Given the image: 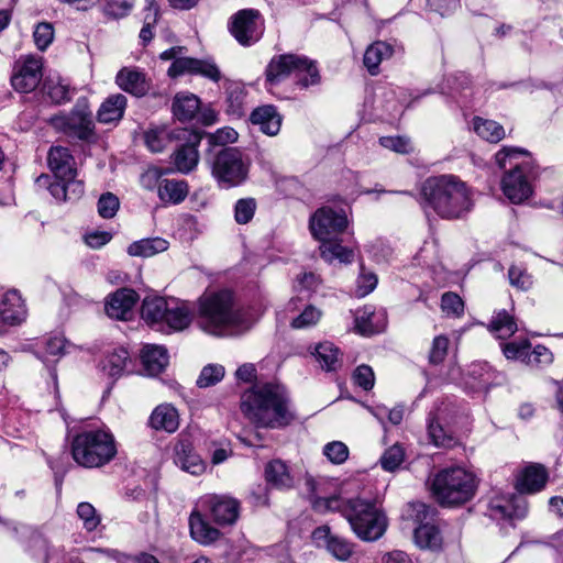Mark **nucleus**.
I'll return each mask as SVG.
<instances>
[{"mask_svg":"<svg viewBox=\"0 0 563 563\" xmlns=\"http://www.w3.org/2000/svg\"><path fill=\"white\" fill-rule=\"evenodd\" d=\"M240 409L257 428L282 429L295 420L285 389L273 383L245 390L241 395Z\"/></svg>","mask_w":563,"mask_h":563,"instance_id":"nucleus-1","label":"nucleus"},{"mask_svg":"<svg viewBox=\"0 0 563 563\" xmlns=\"http://www.w3.org/2000/svg\"><path fill=\"white\" fill-rule=\"evenodd\" d=\"M197 323L212 335H231L249 328L245 312L235 303L231 290L205 292L198 300Z\"/></svg>","mask_w":563,"mask_h":563,"instance_id":"nucleus-2","label":"nucleus"},{"mask_svg":"<svg viewBox=\"0 0 563 563\" xmlns=\"http://www.w3.org/2000/svg\"><path fill=\"white\" fill-rule=\"evenodd\" d=\"M423 207L431 208L443 219H459L473 207L466 184L453 175L428 178L421 187Z\"/></svg>","mask_w":563,"mask_h":563,"instance_id":"nucleus-3","label":"nucleus"},{"mask_svg":"<svg viewBox=\"0 0 563 563\" xmlns=\"http://www.w3.org/2000/svg\"><path fill=\"white\" fill-rule=\"evenodd\" d=\"M294 76V84L300 90H307L321 84L318 63L306 55L279 54L272 57L265 69V80L271 86Z\"/></svg>","mask_w":563,"mask_h":563,"instance_id":"nucleus-4","label":"nucleus"},{"mask_svg":"<svg viewBox=\"0 0 563 563\" xmlns=\"http://www.w3.org/2000/svg\"><path fill=\"white\" fill-rule=\"evenodd\" d=\"M74 461L82 467L96 468L110 463L117 455L113 434L103 429L86 430L76 434L70 444Z\"/></svg>","mask_w":563,"mask_h":563,"instance_id":"nucleus-5","label":"nucleus"},{"mask_svg":"<svg viewBox=\"0 0 563 563\" xmlns=\"http://www.w3.org/2000/svg\"><path fill=\"white\" fill-rule=\"evenodd\" d=\"M476 476L463 467H446L432 478L430 490L441 506H459L470 501L477 490Z\"/></svg>","mask_w":563,"mask_h":563,"instance_id":"nucleus-6","label":"nucleus"},{"mask_svg":"<svg viewBox=\"0 0 563 563\" xmlns=\"http://www.w3.org/2000/svg\"><path fill=\"white\" fill-rule=\"evenodd\" d=\"M142 319L157 331H180L186 329L191 314L187 307L174 298L146 297L141 308Z\"/></svg>","mask_w":563,"mask_h":563,"instance_id":"nucleus-7","label":"nucleus"},{"mask_svg":"<svg viewBox=\"0 0 563 563\" xmlns=\"http://www.w3.org/2000/svg\"><path fill=\"white\" fill-rule=\"evenodd\" d=\"M342 511L353 532L363 541H376L387 529V517L374 503L360 498L350 499Z\"/></svg>","mask_w":563,"mask_h":563,"instance_id":"nucleus-8","label":"nucleus"},{"mask_svg":"<svg viewBox=\"0 0 563 563\" xmlns=\"http://www.w3.org/2000/svg\"><path fill=\"white\" fill-rule=\"evenodd\" d=\"M526 153L522 150L504 147L495 155L496 164L506 168L509 162L510 170L504 176L501 187L505 196L514 203H520L528 199L532 192L529 179L534 173L529 162L514 163L517 154Z\"/></svg>","mask_w":563,"mask_h":563,"instance_id":"nucleus-9","label":"nucleus"},{"mask_svg":"<svg viewBox=\"0 0 563 563\" xmlns=\"http://www.w3.org/2000/svg\"><path fill=\"white\" fill-rule=\"evenodd\" d=\"M48 122L57 132L68 137L84 142L96 139V126L87 98H79L69 112L53 115Z\"/></svg>","mask_w":563,"mask_h":563,"instance_id":"nucleus-10","label":"nucleus"},{"mask_svg":"<svg viewBox=\"0 0 563 563\" xmlns=\"http://www.w3.org/2000/svg\"><path fill=\"white\" fill-rule=\"evenodd\" d=\"M212 176L221 188H232L243 184L249 174L242 153L235 147H224L212 162Z\"/></svg>","mask_w":563,"mask_h":563,"instance_id":"nucleus-11","label":"nucleus"},{"mask_svg":"<svg viewBox=\"0 0 563 563\" xmlns=\"http://www.w3.org/2000/svg\"><path fill=\"white\" fill-rule=\"evenodd\" d=\"M186 48L184 46H174L164 51L159 58L162 60L173 59L167 74L170 77H178L185 74L201 75L214 82L221 79V71L211 60L184 57L181 54Z\"/></svg>","mask_w":563,"mask_h":563,"instance_id":"nucleus-12","label":"nucleus"},{"mask_svg":"<svg viewBox=\"0 0 563 563\" xmlns=\"http://www.w3.org/2000/svg\"><path fill=\"white\" fill-rule=\"evenodd\" d=\"M172 137L180 142L172 155L173 164L177 172L188 174L199 163L198 146L201 143L202 133L183 128L173 130Z\"/></svg>","mask_w":563,"mask_h":563,"instance_id":"nucleus-13","label":"nucleus"},{"mask_svg":"<svg viewBox=\"0 0 563 563\" xmlns=\"http://www.w3.org/2000/svg\"><path fill=\"white\" fill-rule=\"evenodd\" d=\"M264 21L255 9H243L232 15L229 31L242 46L257 43L264 34Z\"/></svg>","mask_w":563,"mask_h":563,"instance_id":"nucleus-14","label":"nucleus"},{"mask_svg":"<svg viewBox=\"0 0 563 563\" xmlns=\"http://www.w3.org/2000/svg\"><path fill=\"white\" fill-rule=\"evenodd\" d=\"M349 225L344 210H334L330 207L319 208L309 220L312 236L320 240L338 238Z\"/></svg>","mask_w":563,"mask_h":563,"instance_id":"nucleus-15","label":"nucleus"},{"mask_svg":"<svg viewBox=\"0 0 563 563\" xmlns=\"http://www.w3.org/2000/svg\"><path fill=\"white\" fill-rule=\"evenodd\" d=\"M42 58L34 55L21 56L13 66L11 85L21 93L33 91L41 82L43 73Z\"/></svg>","mask_w":563,"mask_h":563,"instance_id":"nucleus-16","label":"nucleus"},{"mask_svg":"<svg viewBox=\"0 0 563 563\" xmlns=\"http://www.w3.org/2000/svg\"><path fill=\"white\" fill-rule=\"evenodd\" d=\"M209 516L219 526H231L240 515V503L224 495H212L205 498Z\"/></svg>","mask_w":563,"mask_h":563,"instance_id":"nucleus-17","label":"nucleus"},{"mask_svg":"<svg viewBox=\"0 0 563 563\" xmlns=\"http://www.w3.org/2000/svg\"><path fill=\"white\" fill-rule=\"evenodd\" d=\"M312 539L318 547H324L329 553L340 561H347L353 554V544L336 534L329 526H320L312 531Z\"/></svg>","mask_w":563,"mask_h":563,"instance_id":"nucleus-18","label":"nucleus"},{"mask_svg":"<svg viewBox=\"0 0 563 563\" xmlns=\"http://www.w3.org/2000/svg\"><path fill=\"white\" fill-rule=\"evenodd\" d=\"M549 479V473L544 465L530 463L517 475L516 489L519 493L534 494L541 492Z\"/></svg>","mask_w":563,"mask_h":563,"instance_id":"nucleus-19","label":"nucleus"},{"mask_svg":"<svg viewBox=\"0 0 563 563\" xmlns=\"http://www.w3.org/2000/svg\"><path fill=\"white\" fill-rule=\"evenodd\" d=\"M26 317L27 308L21 294L15 289L7 291L0 300V321L8 325H18Z\"/></svg>","mask_w":563,"mask_h":563,"instance_id":"nucleus-20","label":"nucleus"},{"mask_svg":"<svg viewBox=\"0 0 563 563\" xmlns=\"http://www.w3.org/2000/svg\"><path fill=\"white\" fill-rule=\"evenodd\" d=\"M117 85L125 92L141 98L151 89V80L137 68L123 67L115 76Z\"/></svg>","mask_w":563,"mask_h":563,"instance_id":"nucleus-21","label":"nucleus"},{"mask_svg":"<svg viewBox=\"0 0 563 563\" xmlns=\"http://www.w3.org/2000/svg\"><path fill=\"white\" fill-rule=\"evenodd\" d=\"M139 300V295L135 290L122 288L112 294L106 303V311L110 318L119 320H128L135 303Z\"/></svg>","mask_w":563,"mask_h":563,"instance_id":"nucleus-22","label":"nucleus"},{"mask_svg":"<svg viewBox=\"0 0 563 563\" xmlns=\"http://www.w3.org/2000/svg\"><path fill=\"white\" fill-rule=\"evenodd\" d=\"M47 165L57 179L77 177L76 162L67 147L52 146L47 153Z\"/></svg>","mask_w":563,"mask_h":563,"instance_id":"nucleus-23","label":"nucleus"},{"mask_svg":"<svg viewBox=\"0 0 563 563\" xmlns=\"http://www.w3.org/2000/svg\"><path fill=\"white\" fill-rule=\"evenodd\" d=\"M175 463L183 471L192 475H201L206 471V463L194 451L191 443L187 440L178 441L174 446Z\"/></svg>","mask_w":563,"mask_h":563,"instance_id":"nucleus-24","label":"nucleus"},{"mask_svg":"<svg viewBox=\"0 0 563 563\" xmlns=\"http://www.w3.org/2000/svg\"><path fill=\"white\" fill-rule=\"evenodd\" d=\"M250 120L254 125H258L263 133L275 136L280 131L283 117L275 106L265 104L254 109Z\"/></svg>","mask_w":563,"mask_h":563,"instance_id":"nucleus-25","label":"nucleus"},{"mask_svg":"<svg viewBox=\"0 0 563 563\" xmlns=\"http://www.w3.org/2000/svg\"><path fill=\"white\" fill-rule=\"evenodd\" d=\"M148 423L155 430L173 433L179 428L178 411L169 404L158 405L150 416Z\"/></svg>","mask_w":563,"mask_h":563,"instance_id":"nucleus-26","label":"nucleus"},{"mask_svg":"<svg viewBox=\"0 0 563 563\" xmlns=\"http://www.w3.org/2000/svg\"><path fill=\"white\" fill-rule=\"evenodd\" d=\"M191 538L200 544L208 545L221 537V532L212 527L199 511H192L189 517Z\"/></svg>","mask_w":563,"mask_h":563,"instance_id":"nucleus-27","label":"nucleus"},{"mask_svg":"<svg viewBox=\"0 0 563 563\" xmlns=\"http://www.w3.org/2000/svg\"><path fill=\"white\" fill-rule=\"evenodd\" d=\"M144 369L151 376L161 374L168 364L167 350L162 345L146 344L141 352Z\"/></svg>","mask_w":563,"mask_h":563,"instance_id":"nucleus-28","label":"nucleus"},{"mask_svg":"<svg viewBox=\"0 0 563 563\" xmlns=\"http://www.w3.org/2000/svg\"><path fill=\"white\" fill-rule=\"evenodd\" d=\"M126 103V97L122 93L109 96L97 112L98 121L104 124L119 122L124 115Z\"/></svg>","mask_w":563,"mask_h":563,"instance_id":"nucleus-29","label":"nucleus"},{"mask_svg":"<svg viewBox=\"0 0 563 563\" xmlns=\"http://www.w3.org/2000/svg\"><path fill=\"white\" fill-rule=\"evenodd\" d=\"M199 108L200 100L196 95L179 92L174 97L172 111L177 120L187 122L196 117Z\"/></svg>","mask_w":563,"mask_h":563,"instance_id":"nucleus-30","label":"nucleus"},{"mask_svg":"<svg viewBox=\"0 0 563 563\" xmlns=\"http://www.w3.org/2000/svg\"><path fill=\"white\" fill-rule=\"evenodd\" d=\"M393 53L394 48L390 44L384 41H376L366 48L363 64L372 76H376L379 73L380 63L389 58Z\"/></svg>","mask_w":563,"mask_h":563,"instance_id":"nucleus-31","label":"nucleus"},{"mask_svg":"<svg viewBox=\"0 0 563 563\" xmlns=\"http://www.w3.org/2000/svg\"><path fill=\"white\" fill-rule=\"evenodd\" d=\"M320 255L329 263L338 260L341 263L349 264L354 260L353 250L341 244L338 238L320 240Z\"/></svg>","mask_w":563,"mask_h":563,"instance_id":"nucleus-32","label":"nucleus"},{"mask_svg":"<svg viewBox=\"0 0 563 563\" xmlns=\"http://www.w3.org/2000/svg\"><path fill=\"white\" fill-rule=\"evenodd\" d=\"M487 329L498 339L504 340L514 335L518 330V325L514 316H511L507 310L503 309L496 311L493 314Z\"/></svg>","mask_w":563,"mask_h":563,"instance_id":"nucleus-33","label":"nucleus"},{"mask_svg":"<svg viewBox=\"0 0 563 563\" xmlns=\"http://www.w3.org/2000/svg\"><path fill=\"white\" fill-rule=\"evenodd\" d=\"M129 361L130 356L128 350L124 347H117L112 352L106 354L100 366L102 372L109 377L118 378L124 373Z\"/></svg>","mask_w":563,"mask_h":563,"instance_id":"nucleus-34","label":"nucleus"},{"mask_svg":"<svg viewBox=\"0 0 563 563\" xmlns=\"http://www.w3.org/2000/svg\"><path fill=\"white\" fill-rule=\"evenodd\" d=\"M266 482L278 489H286L292 486V477L287 465L280 460L269 462L265 467Z\"/></svg>","mask_w":563,"mask_h":563,"instance_id":"nucleus-35","label":"nucleus"},{"mask_svg":"<svg viewBox=\"0 0 563 563\" xmlns=\"http://www.w3.org/2000/svg\"><path fill=\"white\" fill-rule=\"evenodd\" d=\"M413 539L420 549L439 550L442 547V536L439 528L431 522L420 525L415 529Z\"/></svg>","mask_w":563,"mask_h":563,"instance_id":"nucleus-36","label":"nucleus"},{"mask_svg":"<svg viewBox=\"0 0 563 563\" xmlns=\"http://www.w3.org/2000/svg\"><path fill=\"white\" fill-rule=\"evenodd\" d=\"M188 195V184L185 180L164 179L158 185V197L169 203H180Z\"/></svg>","mask_w":563,"mask_h":563,"instance_id":"nucleus-37","label":"nucleus"},{"mask_svg":"<svg viewBox=\"0 0 563 563\" xmlns=\"http://www.w3.org/2000/svg\"><path fill=\"white\" fill-rule=\"evenodd\" d=\"M168 242L162 238H147L133 242L128 247L131 256L151 257L168 249Z\"/></svg>","mask_w":563,"mask_h":563,"instance_id":"nucleus-38","label":"nucleus"},{"mask_svg":"<svg viewBox=\"0 0 563 563\" xmlns=\"http://www.w3.org/2000/svg\"><path fill=\"white\" fill-rule=\"evenodd\" d=\"M316 357L321 367L328 372L338 371L342 366L340 350L331 342H323L316 346Z\"/></svg>","mask_w":563,"mask_h":563,"instance_id":"nucleus-39","label":"nucleus"},{"mask_svg":"<svg viewBox=\"0 0 563 563\" xmlns=\"http://www.w3.org/2000/svg\"><path fill=\"white\" fill-rule=\"evenodd\" d=\"M473 124L476 134L490 143H498L505 137L504 126L496 121L475 118Z\"/></svg>","mask_w":563,"mask_h":563,"instance_id":"nucleus-40","label":"nucleus"},{"mask_svg":"<svg viewBox=\"0 0 563 563\" xmlns=\"http://www.w3.org/2000/svg\"><path fill=\"white\" fill-rule=\"evenodd\" d=\"M428 434L431 442L439 448L451 449L454 448L459 442L457 440L432 417L428 421Z\"/></svg>","mask_w":563,"mask_h":563,"instance_id":"nucleus-41","label":"nucleus"},{"mask_svg":"<svg viewBox=\"0 0 563 563\" xmlns=\"http://www.w3.org/2000/svg\"><path fill=\"white\" fill-rule=\"evenodd\" d=\"M44 90L49 99L57 104L67 102L71 98L69 86L60 78H47L44 81Z\"/></svg>","mask_w":563,"mask_h":563,"instance_id":"nucleus-42","label":"nucleus"},{"mask_svg":"<svg viewBox=\"0 0 563 563\" xmlns=\"http://www.w3.org/2000/svg\"><path fill=\"white\" fill-rule=\"evenodd\" d=\"M144 25L140 31V38L144 44L151 42L153 37L152 27L157 23L159 16V5L155 0H145Z\"/></svg>","mask_w":563,"mask_h":563,"instance_id":"nucleus-43","label":"nucleus"},{"mask_svg":"<svg viewBox=\"0 0 563 563\" xmlns=\"http://www.w3.org/2000/svg\"><path fill=\"white\" fill-rule=\"evenodd\" d=\"M406 515L420 526L431 522L437 515V509L421 501H412L407 504Z\"/></svg>","mask_w":563,"mask_h":563,"instance_id":"nucleus-44","label":"nucleus"},{"mask_svg":"<svg viewBox=\"0 0 563 563\" xmlns=\"http://www.w3.org/2000/svg\"><path fill=\"white\" fill-rule=\"evenodd\" d=\"M225 375V369L220 364H208L202 367L200 375L197 378V386L199 388H208L220 383Z\"/></svg>","mask_w":563,"mask_h":563,"instance_id":"nucleus-45","label":"nucleus"},{"mask_svg":"<svg viewBox=\"0 0 563 563\" xmlns=\"http://www.w3.org/2000/svg\"><path fill=\"white\" fill-rule=\"evenodd\" d=\"M172 131H167L164 128L150 129L144 133V141L150 151L154 153L162 152L165 147L167 140H174L172 137Z\"/></svg>","mask_w":563,"mask_h":563,"instance_id":"nucleus-46","label":"nucleus"},{"mask_svg":"<svg viewBox=\"0 0 563 563\" xmlns=\"http://www.w3.org/2000/svg\"><path fill=\"white\" fill-rule=\"evenodd\" d=\"M405 461V449L396 443L385 450L379 462L383 470L387 472H394L404 463Z\"/></svg>","mask_w":563,"mask_h":563,"instance_id":"nucleus-47","label":"nucleus"},{"mask_svg":"<svg viewBox=\"0 0 563 563\" xmlns=\"http://www.w3.org/2000/svg\"><path fill=\"white\" fill-rule=\"evenodd\" d=\"M257 202L254 198H242L235 202L234 220L239 224H246L254 218Z\"/></svg>","mask_w":563,"mask_h":563,"instance_id":"nucleus-48","label":"nucleus"},{"mask_svg":"<svg viewBox=\"0 0 563 563\" xmlns=\"http://www.w3.org/2000/svg\"><path fill=\"white\" fill-rule=\"evenodd\" d=\"M508 279L510 285L519 290H528L533 284L532 276L523 265H511L508 269Z\"/></svg>","mask_w":563,"mask_h":563,"instance_id":"nucleus-49","label":"nucleus"},{"mask_svg":"<svg viewBox=\"0 0 563 563\" xmlns=\"http://www.w3.org/2000/svg\"><path fill=\"white\" fill-rule=\"evenodd\" d=\"M552 361H553L552 352L544 345L539 344L533 350H531V346L528 347V353H527V357L525 360V364L532 368H539V367L551 364Z\"/></svg>","mask_w":563,"mask_h":563,"instance_id":"nucleus-50","label":"nucleus"},{"mask_svg":"<svg viewBox=\"0 0 563 563\" xmlns=\"http://www.w3.org/2000/svg\"><path fill=\"white\" fill-rule=\"evenodd\" d=\"M375 317L374 311L371 307L356 310L355 313V328L357 332L363 335H371L377 332L374 327L372 319Z\"/></svg>","mask_w":563,"mask_h":563,"instance_id":"nucleus-51","label":"nucleus"},{"mask_svg":"<svg viewBox=\"0 0 563 563\" xmlns=\"http://www.w3.org/2000/svg\"><path fill=\"white\" fill-rule=\"evenodd\" d=\"M77 515L82 520L84 528L87 531H93L100 525L101 518L89 503H80L77 506Z\"/></svg>","mask_w":563,"mask_h":563,"instance_id":"nucleus-52","label":"nucleus"},{"mask_svg":"<svg viewBox=\"0 0 563 563\" xmlns=\"http://www.w3.org/2000/svg\"><path fill=\"white\" fill-rule=\"evenodd\" d=\"M528 347H530L528 340L512 341L501 344V350L506 358L521 361L522 363H525L527 357Z\"/></svg>","mask_w":563,"mask_h":563,"instance_id":"nucleus-53","label":"nucleus"},{"mask_svg":"<svg viewBox=\"0 0 563 563\" xmlns=\"http://www.w3.org/2000/svg\"><path fill=\"white\" fill-rule=\"evenodd\" d=\"M115 559L119 563H159L158 559L147 552H141L137 555H128L115 550H99Z\"/></svg>","mask_w":563,"mask_h":563,"instance_id":"nucleus-54","label":"nucleus"},{"mask_svg":"<svg viewBox=\"0 0 563 563\" xmlns=\"http://www.w3.org/2000/svg\"><path fill=\"white\" fill-rule=\"evenodd\" d=\"M120 207V201L112 192H106L98 200V213L104 219L113 218Z\"/></svg>","mask_w":563,"mask_h":563,"instance_id":"nucleus-55","label":"nucleus"},{"mask_svg":"<svg viewBox=\"0 0 563 563\" xmlns=\"http://www.w3.org/2000/svg\"><path fill=\"white\" fill-rule=\"evenodd\" d=\"M34 43L41 51L46 49L54 38V27L48 22H41L33 32Z\"/></svg>","mask_w":563,"mask_h":563,"instance_id":"nucleus-56","label":"nucleus"},{"mask_svg":"<svg viewBox=\"0 0 563 563\" xmlns=\"http://www.w3.org/2000/svg\"><path fill=\"white\" fill-rule=\"evenodd\" d=\"M379 144L400 154H408L413 151L410 139L406 136H383L379 139Z\"/></svg>","mask_w":563,"mask_h":563,"instance_id":"nucleus-57","label":"nucleus"},{"mask_svg":"<svg viewBox=\"0 0 563 563\" xmlns=\"http://www.w3.org/2000/svg\"><path fill=\"white\" fill-rule=\"evenodd\" d=\"M441 308L449 316L460 317L464 311V303L455 292H445L441 298Z\"/></svg>","mask_w":563,"mask_h":563,"instance_id":"nucleus-58","label":"nucleus"},{"mask_svg":"<svg viewBox=\"0 0 563 563\" xmlns=\"http://www.w3.org/2000/svg\"><path fill=\"white\" fill-rule=\"evenodd\" d=\"M354 383L364 390H371L375 384V375L371 366L362 364L353 373Z\"/></svg>","mask_w":563,"mask_h":563,"instance_id":"nucleus-59","label":"nucleus"},{"mask_svg":"<svg viewBox=\"0 0 563 563\" xmlns=\"http://www.w3.org/2000/svg\"><path fill=\"white\" fill-rule=\"evenodd\" d=\"M323 453L332 463L341 464L347 459L349 449L343 442L334 441L324 446Z\"/></svg>","mask_w":563,"mask_h":563,"instance_id":"nucleus-60","label":"nucleus"},{"mask_svg":"<svg viewBox=\"0 0 563 563\" xmlns=\"http://www.w3.org/2000/svg\"><path fill=\"white\" fill-rule=\"evenodd\" d=\"M321 317V312L312 306H308L298 317L291 321V327L302 329L316 324Z\"/></svg>","mask_w":563,"mask_h":563,"instance_id":"nucleus-61","label":"nucleus"},{"mask_svg":"<svg viewBox=\"0 0 563 563\" xmlns=\"http://www.w3.org/2000/svg\"><path fill=\"white\" fill-rule=\"evenodd\" d=\"M449 347V339L444 335H439L433 339L432 346L429 354V361L432 364H440L446 356Z\"/></svg>","mask_w":563,"mask_h":563,"instance_id":"nucleus-62","label":"nucleus"},{"mask_svg":"<svg viewBox=\"0 0 563 563\" xmlns=\"http://www.w3.org/2000/svg\"><path fill=\"white\" fill-rule=\"evenodd\" d=\"M238 132L233 128L218 129L214 133L208 135L210 145L225 146L229 143H234L238 140Z\"/></svg>","mask_w":563,"mask_h":563,"instance_id":"nucleus-63","label":"nucleus"},{"mask_svg":"<svg viewBox=\"0 0 563 563\" xmlns=\"http://www.w3.org/2000/svg\"><path fill=\"white\" fill-rule=\"evenodd\" d=\"M134 0H108L104 7L106 14L113 18H123L132 10Z\"/></svg>","mask_w":563,"mask_h":563,"instance_id":"nucleus-64","label":"nucleus"}]
</instances>
